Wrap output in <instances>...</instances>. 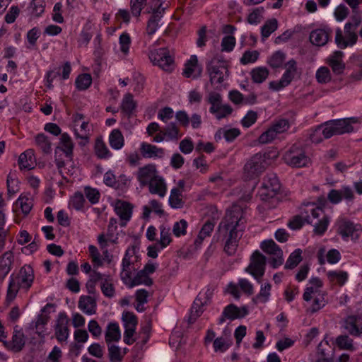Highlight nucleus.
<instances>
[{
	"mask_svg": "<svg viewBox=\"0 0 362 362\" xmlns=\"http://www.w3.org/2000/svg\"><path fill=\"white\" fill-rule=\"evenodd\" d=\"M85 199L81 192H76L69 202V205L77 211L83 208Z\"/></svg>",
	"mask_w": 362,
	"mask_h": 362,
	"instance_id": "63",
	"label": "nucleus"
},
{
	"mask_svg": "<svg viewBox=\"0 0 362 362\" xmlns=\"http://www.w3.org/2000/svg\"><path fill=\"white\" fill-rule=\"evenodd\" d=\"M148 58L154 66L171 72L175 69L174 59L167 48L154 49L149 52Z\"/></svg>",
	"mask_w": 362,
	"mask_h": 362,
	"instance_id": "6",
	"label": "nucleus"
},
{
	"mask_svg": "<svg viewBox=\"0 0 362 362\" xmlns=\"http://www.w3.org/2000/svg\"><path fill=\"white\" fill-rule=\"evenodd\" d=\"M261 249L272 256L269 263L274 269L283 264V251L273 240H264L261 243Z\"/></svg>",
	"mask_w": 362,
	"mask_h": 362,
	"instance_id": "12",
	"label": "nucleus"
},
{
	"mask_svg": "<svg viewBox=\"0 0 362 362\" xmlns=\"http://www.w3.org/2000/svg\"><path fill=\"white\" fill-rule=\"evenodd\" d=\"M344 52L335 51L327 59V64L332 68L335 74H341L345 69V64L343 61Z\"/></svg>",
	"mask_w": 362,
	"mask_h": 362,
	"instance_id": "24",
	"label": "nucleus"
},
{
	"mask_svg": "<svg viewBox=\"0 0 362 362\" xmlns=\"http://www.w3.org/2000/svg\"><path fill=\"white\" fill-rule=\"evenodd\" d=\"M101 291L106 297L112 298L115 296V288L111 282L110 276H105L104 281L101 282Z\"/></svg>",
	"mask_w": 362,
	"mask_h": 362,
	"instance_id": "59",
	"label": "nucleus"
},
{
	"mask_svg": "<svg viewBox=\"0 0 362 362\" xmlns=\"http://www.w3.org/2000/svg\"><path fill=\"white\" fill-rule=\"evenodd\" d=\"M272 285L269 283H265L261 285L260 291L252 300L255 304L267 303L271 296Z\"/></svg>",
	"mask_w": 362,
	"mask_h": 362,
	"instance_id": "36",
	"label": "nucleus"
},
{
	"mask_svg": "<svg viewBox=\"0 0 362 362\" xmlns=\"http://www.w3.org/2000/svg\"><path fill=\"white\" fill-rule=\"evenodd\" d=\"M49 320V316L47 315L40 314L37 317L34 328L36 333L40 337H45L47 334L45 326Z\"/></svg>",
	"mask_w": 362,
	"mask_h": 362,
	"instance_id": "42",
	"label": "nucleus"
},
{
	"mask_svg": "<svg viewBox=\"0 0 362 362\" xmlns=\"http://www.w3.org/2000/svg\"><path fill=\"white\" fill-rule=\"evenodd\" d=\"M151 286L153 280L142 270L139 271L136 274L129 280V282L126 285L129 288H133L139 285Z\"/></svg>",
	"mask_w": 362,
	"mask_h": 362,
	"instance_id": "31",
	"label": "nucleus"
},
{
	"mask_svg": "<svg viewBox=\"0 0 362 362\" xmlns=\"http://www.w3.org/2000/svg\"><path fill=\"white\" fill-rule=\"evenodd\" d=\"M165 132L166 140L177 141L182 134L176 123L170 122L163 130Z\"/></svg>",
	"mask_w": 362,
	"mask_h": 362,
	"instance_id": "44",
	"label": "nucleus"
},
{
	"mask_svg": "<svg viewBox=\"0 0 362 362\" xmlns=\"http://www.w3.org/2000/svg\"><path fill=\"white\" fill-rule=\"evenodd\" d=\"M169 204L174 209H180L183 206L181 199V192L178 188H173L169 197Z\"/></svg>",
	"mask_w": 362,
	"mask_h": 362,
	"instance_id": "52",
	"label": "nucleus"
},
{
	"mask_svg": "<svg viewBox=\"0 0 362 362\" xmlns=\"http://www.w3.org/2000/svg\"><path fill=\"white\" fill-rule=\"evenodd\" d=\"M245 219L243 209L238 205L231 206L226 211L224 218L218 226V229L225 231L226 240L224 245V251L228 255L235 253L238 242L243 235L245 229Z\"/></svg>",
	"mask_w": 362,
	"mask_h": 362,
	"instance_id": "1",
	"label": "nucleus"
},
{
	"mask_svg": "<svg viewBox=\"0 0 362 362\" xmlns=\"http://www.w3.org/2000/svg\"><path fill=\"white\" fill-rule=\"evenodd\" d=\"M356 122L354 118L331 120L325 122L322 127L321 132L324 139H329L334 135L349 133L354 130L352 123Z\"/></svg>",
	"mask_w": 362,
	"mask_h": 362,
	"instance_id": "4",
	"label": "nucleus"
},
{
	"mask_svg": "<svg viewBox=\"0 0 362 362\" xmlns=\"http://www.w3.org/2000/svg\"><path fill=\"white\" fill-rule=\"evenodd\" d=\"M337 232L345 241L351 239L352 241L358 240L362 226L359 223H356L346 218H341L337 221Z\"/></svg>",
	"mask_w": 362,
	"mask_h": 362,
	"instance_id": "8",
	"label": "nucleus"
},
{
	"mask_svg": "<svg viewBox=\"0 0 362 362\" xmlns=\"http://www.w3.org/2000/svg\"><path fill=\"white\" fill-rule=\"evenodd\" d=\"M297 71V64L294 59L289 60L286 64V71L279 81H271L269 84L270 89L279 91L288 86L295 77Z\"/></svg>",
	"mask_w": 362,
	"mask_h": 362,
	"instance_id": "10",
	"label": "nucleus"
},
{
	"mask_svg": "<svg viewBox=\"0 0 362 362\" xmlns=\"http://www.w3.org/2000/svg\"><path fill=\"white\" fill-rule=\"evenodd\" d=\"M78 308L85 314L91 315L95 313L96 302L91 296H82L78 301Z\"/></svg>",
	"mask_w": 362,
	"mask_h": 362,
	"instance_id": "27",
	"label": "nucleus"
},
{
	"mask_svg": "<svg viewBox=\"0 0 362 362\" xmlns=\"http://www.w3.org/2000/svg\"><path fill=\"white\" fill-rule=\"evenodd\" d=\"M214 228V222L211 220H208L201 228L197 238L194 241V244L196 245H199L202 244V241L206 238L209 237L211 232L213 231Z\"/></svg>",
	"mask_w": 362,
	"mask_h": 362,
	"instance_id": "39",
	"label": "nucleus"
},
{
	"mask_svg": "<svg viewBox=\"0 0 362 362\" xmlns=\"http://www.w3.org/2000/svg\"><path fill=\"white\" fill-rule=\"evenodd\" d=\"M327 276L331 281H336L341 286L345 284L349 278L345 271H329Z\"/></svg>",
	"mask_w": 362,
	"mask_h": 362,
	"instance_id": "45",
	"label": "nucleus"
},
{
	"mask_svg": "<svg viewBox=\"0 0 362 362\" xmlns=\"http://www.w3.org/2000/svg\"><path fill=\"white\" fill-rule=\"evenodd\" d=\"M16 204L20 206L22 212L24 214H28L33 208V199L28 195L21 194L16 201Z\"/></svg>",
	"mask_w": 362,
	"mask_h": 362,
	"instance_id": "50",
	"label": "nucleus"
},
{
	"mask_svg": "<svg viewBox=\"0 0 362 362\" xmlns=\"http://www.w3.org/2000/svg\"><path fill=\"white\" fill-rule=\"evenodd\" d=\"M278 28V21L275 18L267 21L262 27V38H267Z\"/></svg>",
	"mask_w": 362,
	"mask_h": 362,
	"instance_id": "53",
	"label": "nucleus"
},
{
	"mask_svg": "<svg viewBox=\"0 0 362 362\" xmlns=\"http://www.w3.org/2000/svg\"><path fill=\"white\" fill-rule=\"evenodd\" d=\"M202 68L198 64V59L196 55H192L189 60L185 64L182 74L187 78H197L202 74Z\"/></svg>",
	"mask_w": 362,
	"mask_h": 362,
	"instance_id": "23",
	"label": "nucleus"
},
{
	"mask_svg": "<svg viewBox=\"0 0 362 362\" xmlns=\"http://www.w3.org/2000/svg\"><path fill=\"white\" fill-rule=\"evenodd\" d=\"M59 144L60 146L58 148L65 153L68 159H70V160H72L74 144L71 138L67 133L61 134Z\"/></svg>",
	"mask_w": 362,
	"mask_h": 362,
	"instance_id": "30",
	"label": "nucleus"
},
{
	"mask_svg": "<svg viewBox=\"0 0 362 362\" xmlns=\"http://www.w3.org/2000/svg\"><path fill=\"white\" fill-rule=\"evenodd\" d=\"M269 74V70L264 66L256 67L250 72L252 80L255 83H263L268 78Z\"/></svg>",
	"mask_w": 362,
	"mask_h": 362,
	"instance_id": "40",
	"label": "nucleus"
},
{
	"mask_svg": "<svg viewBox=\"0 0 362 362\" xmlns=\"http://www.w3.org/2000/svg\"><path fill=\"white\" fill-rule=\"evenodd\" d=\"M310 213V215H306L305 221L307 223L312 224L314 226V233L316 235H322L327 230L329 220L324 214L321 207H312L306 213Z\"/></svg>",
	"mask_w": 362,
	"mask_h": 362,
	"instance_id": "7",
	"label": "nucleus"
},
{
	"mask_svg": "<svg viewBox=\"0 0 362 362\" xmlns=\"http://www.w3.org/2000/svg\"><path fill=\"white\" fill-rule=\"evenodd\" d=\"M95 155L100 159H107L111 157L112 153L102 139H98L95 144Z\"/></svg>",
	"mask_w": 362,
	"mask_h": 362,
	"instance_id": "46",
	"label": "nucleus"
},
{
	"mask_svg": "<svg viewBox=\"0 0 362 362\" xmlns=\"http://www.w3.org/2000/svg\"><path fill=\"white\" fill-rule=\"evenodd\" d=\"M322 286V281L317 278H311L305 289L303 295V300L306 302V312L313 314L327 304L325 293L320 288Z\"/></svg>",
	"mask_w": 362,
	"mask_h": 362,
	"instance_id": "2",
	"label": "nucleus"
},
{
	"mask_svg": "<svg viewBox=\"0 0 362 362\" xmlns=\"http://www.w3.org/2000/svg\"><path fill=\"white\" fill-rule=\"evenodd\" d=\"M25 346V337L24 334L21 330L15 329L13 336L12 341L9 344L7 348L10 349L14 352H18L23 349Z\"/></svg>",
	"mask_w": 362,
	"mask_h": 362,
	"instance_id": "32",
	"label": "nucleus"
},
{
	"mask_svg": "<svg viewBox=\"0 0 362 362\" xmlns=\"http://www.w3.org/2000/svg\"><path fill=\"white\" fill-rule=\"evenodd\" d=\"M284 163L292 168H303L308 165L310 158L305 150L298 144H293L283 155Z\"/></svg>",
	"mask_w": 362,
	"mask_h": 362,
	"instance_id": "5",
	"label": "nucleus"
},
{
	"mask_svg": "<svg viewBox=\"0 0 362 362\" xmlns=\"http://www.w3.org/2000/svg\"><path fill=\"white\" fill-rule=\"evenodd\" d=\"M267 167L264 156L257 153L245 165V173L248 179H253L261 174Z\"/></svg>",
	"mask_w": 362,
	"mask_h": 362,
	"instance_id": "11",
	"label": "nucleus"
},
{
	"mask_svg": "<svg viewBox=\"0 0 362 362\" xmlns=\"http://www.w3.org/2000/svg\"><path fill=\"white\" fill-rule=\"evenodd\" d=\"M69 319L65 313H59L54 325V334L60 343L66 342L69 336Z\"/></svg>",
	"mask_w": 362,
	"mask_h": 362,
	"instance_id": "17",
	"label": "nucleus"
},
{
	"mask_svg": "<svg viewBox=\"0 0 362 362\" xmlns=\"http://www.w3.org/2000/svg\"><path fill=\"white\" fill-rule=\"evenodd\" d=\"M45 3L44 0H33L30 1L28 11L33 17H39L45 11Z\"/></svg>",
	"mask_w": 362,
	"mask_h": 362,
	"instance_id": "38",
	"label": "nucleus"
},
{
	"mask_svg": "<svg viewBox=\"0 0 362 362\" xmlns=\"http://www.w3.org/2000/svg\"><path fill=\"white\" fill-rule=\"evenodd\" d=\"M290 124L286 119H280L275 121L271 126L272 130L276 135L286 132L289 129Z\"/></svg>",
	"mask_w": 362,
	"mask_h": 362,
	"instance_id": "61",
	"label": "nucleus"
},
{
	"mask_svg": "<svg viewBox=\"0 0 362 362\" xmlns=\"http://www.w3.org/2000/svg\"><path fill=\"white\" fill-rule=\"evenodd\" d=\"M356 30L344 25V33L340 28L336 30L335 43L340 49H345L355 45L358 40Z\"/></svg>",
	"mask_w": 362,
	"mask_h": 362,
	"instance_id": "14",
	"label": "nucleus"
},
{
	"mask_svg": "<svg viewBox=\"0 0 362 362\" xmlns=\"http://www.w3.org/2000/svg\"><path fill=\"white\" fill-rule=\"evenodd\" d=\"M108 355L111 362H121L124 357L121 349L113 344L108 346Z\"/></svg>",
	"mask_w": 362,
	"mask_h": 362,
	"instance_id": "60",
	"label": "nucleus"
},
{
	"mask_svg": "<svg viewBox=\"0 0 362 362\" xmlns=\"http://www.w3.org/2000/svg\"><path fill=\"white\" fill-rule=\"evenodd\" d=\"M285 58L286 55L284 52L276 51L271 56L267 62L272 68H279L282 66Z\"/></svg>",
	"mask_w": 362,
	"mask_h": 362,
	"instance_id": "58",
	"label": "nucleus"
},
{
	"mask_svg": "<svg viewBox=\"0 0 362 362\" xmlns=\"http://www.w3.org/2000/svg\"><path fill=\"white\" fill-rule=\"evenodd\" d=\"M204 303L202 300L201 293L196 298L191 308L189 322L193 323L203 313V305Z\"/></svg>",
	"mask_w": 362,
	"mask_h": 362,
	"instance_id": "35",
	"label": "nucleus"
},
{
	"mask_svg": "<svg viewBox=\"0 0 362 362\" xmlns=\"http://www.w3.org/2000/svg\"><path fill=\"white\" fill-rule=\"evenodd\" d=\"M13 260L11 251H7L0 257V281H3L11 270V265Z\"/></svg>",
	"mask_w": 362,
	"mask_h": 362,
	"instance_id": "29",
	"label": "nucleus"
},
{
	"mask_svg": "<svg viewBox=\"0 0 362 362\" xmlns=\"http://www.w3.org/2000/svg\"><path fill=\"white\" fill-rule=\"evenodd\" d=\"M136 104L131 93H126L121 103L122 111L128 116H130L136 108Z\"/></svg>",
	"mask_w": 362,
	"mask_h": 362,
	"instance_id": "37",
	"label": "nucleus"
},
{
	"mask_svg": "<svg viewBox=\"0 0 362 362\" xmlns=\"http://www.w3.org/2000/svg\"><path fill=\"white\" fill-rule=\"evenodd\" d=\"M266 269V257L259 251H255L250 257V262L245 272L251 274L254 279L260 282Z\"/></svg>",
	"mask_w": 362,
	"mask_h": 362,
	"instance_id": "9",
	"label": "nucleus"
},
{
	"mask_svg": "<svg viewBox=\"0 0 362 362\" xmlns=\"http://www.w3.org/2000/svg\"><path fill=\"white\" fill-rule=\"evenodd\" d=\"M332 34V30L328 26H323L313 30L310 33V41L315 46H324L329 40Z\"/></svg>",
	"mask_w": 362,
	"mask_h": 362,
	"instance_id": "18",
	"label": "nucleus"
},
{
	"mask_svg": "<svg viewBox=\"0 0 362 362\" xmlns=\"http://www.w3.org/2000/svg\"><path fill=\"white\" fill-rule=\"evenodd\" d=\"M336 344L340 349L354 351V341L348 335L341 334L337 337Z\"/></svg>",
	"mask_w": 362,
	"mask_h": 362,
	"instance_id": "48",
	"label": "nucleus"
},
{
	"mask_svg": "<svg viewBox=\"0 0 362 362\" xmlns=\"http://www.w3.org/2000/svg\"><path fill=\"white\" fill-rule=\"evenodd\" d=\"M315 77L317 81L320 83H327L332 79L330 71L326 66L319 68L316 71Z\"/></svg>",
	"mask_w": 362,
	"mask_h": 362,
	"instance_id": "55",
	"label": "nucleus"
},
{
	"mask_svg": "<svg viewBox=\"0 0 362 362\" xmlns=\"http://www.w3.org/2000/svg\"><path fill=\"white\" fill-rule=\"evenodd\" d=\"M139 150L141 155L144 158H163L165 156V149L147 142H142L140 144Z\"/></svg>",
	"mask_w": 362,
	"mask_h": 362,
	"instance_id": "21",
	"label": "nucleus"
},
{
	"mask_svg": "<svg viewBox=\"0 0 362 362\" xmlns=\"http://www.w3.org/2000/svg\"><path fill=\"white\" fill-rule=\"evenodd\" d=\"M248 314L247 308L245 306L238 308L234 304H230L224 308L218 323L223 324L226 319L233 320L237 318H242Z\"/></svg>",
	"mask_w": 362,
	"mask_h": 362,
	"instance_id": "19",
	"label": "nucleus"
},
{
	"mask_svg": "<svg viewBox=\"0 0 362 362\" xmlns=\"http://www.w3.org/2000/svg\"><path fill=\"white\" fill-rule=\"evenodd\" d=\"M134 254L135 250L134 247L127 248L122 261V269L119 276L122 281L125 285L129 282L132 277V272L135 269L134 262L131 259Z\"/></svg>",
	"mask_w": 362,
	"mask_h": 362,
	"instance_id": "16",
	"label": "nucleus"
},
{
	"mask_svg": "<svg viewBox=\"0 0 362 362\" xmlns=\"http://www.w3.org/2000/svg\"><path fill=\"white\" fill-rule=\"evenodd\" d=\"M358 316L357 315H349L346 317L344 321L342 327L351 336L359 337V327L358 325Z\"/></svg>",
	"mask_w": 362,
	"mask_h": 362,
	"instance_id": "28",
	"label": "nucleus"
},
{
	"mask_svg": "<svg viewBox=\"0 0 362 362\" xmlns=\"http://www.w3.org/2000/svg\"><path fill=\"white\" fill-rule=\"evenodd\" d=\"M105 337L107 344L118 341L121 338L119 325L117 322H110L107 326Z\"/></svg>",
	"mask_w": 362,
	"mask_h": 362,
	"instance_id": "33",
	"label": "nucleus"
},
{
	"mask_svg": "<svg viewBox=\"0 0 362 362\" xmlns=\"http://www.w3.org/2000/svg\"><path fill=\"white\" fill-rule=\"evenodd\" d=\"M170 228L165 226H160V240L158 243L160 249L167 247L171 242Z\"/></svg>",
	"mask_w": 362,
	"mask_h": 362,
	"instance_id": "49",
	"label": "nucleus"
},
{
	"mask_svg": "<svg viewBox=\"0 0 362 362\" xmlns=\"http://www.w3.org/2000/svg\"><path fill=\"white\" fill-rule=\"evenodd\" d=\"M92 83L91 76L88 74L79 75L76 79V86L80 90L87 89Z\"/></svg>",
	"mask_w": 362,
	"mask_h": 362,
	"instance_id": "56",
	"label": "nucleus"
},
{
	"mask_svg": "<svg viewBox=\"0 0 362 362\" xmlns=\"http://www.w3.org/2000/svg\"><path fill=\"white\" fill-rule=\"evenodd\" d=\"M302 250L300 249L295 250L288 257L285 268L291 269L296 267L302 261Z\"/></svg>",
	"mask_w": 362,
	"mask_h": 362,
	"instance_id": "51",
	"label": "nucleus"
},
{
	"mask_svg": "<svg viewBox=\"0 0 362 362\" xmlns=\"http://www.w3.org/2000/svg\"><path fill=\"white\" fill-rule=\"evenodd\" d=\"M280 182L275 174H268L264 179L259 194L262 200L273 197L280 189Z\"/></svg>",
	"mask_w": 362,
	"mask_h": 362,
	"instance_id": "13",
	"label": "nucleus"
},
{
	"mask_svg": "<svg viewBox=\"0 0 362 362\" xmlns=\"http://www.w3.org/2000/svg\"><path fill=\"white\" fill-rule=\"evenodd\" d=\"M35 143L44 153L48 154L51 152V141L44 134H39L35 136Z\"/></svg>",
	"mask_w": 362,
	"mask_h": 362,
	"instance_id": "47",
	"label": "nucleus"
},
{
	"mask_svg": "<svg viewBox=\"0 0 362 362\" xmlns=\"http://www.w3.org/2000/svg\"><path fill=\"white\" fill-rule=\"evenodd\" d=\"M34 280L33 269L30 266L25 265L21 268L18 274L11 276L6 300L11 302L16 296L20 288L28 290L33 284Z\"/></svg>",
	"mask_w": 362,
	"mask_h": 362,
	"instance_id": "3",
	"label": "nucleus"
},
{
	"mask_svg": "<svg viewBox=\"0 0 362 362\" xmlns=\"http://www.w3.org/2000/svg\"><path fill=\"white\" fill-rule=\"evenodd\" d=\"M236 44V40L233 35H226L221 40V51L231 52Z\"/></svg>",
	"mask_w": 362,
	"mask_h": 362,
	"instance_id": "64",
	"label": "nucleus"
},
{
	"mask_svg": "<svg viewBox=\"0 0 362 362\" xmlns=\"http://www.w3.org/2000/svg\"><path fill=\"white\" fill-rule=\"evenodd\" d=\"M115 211L122 221H124L122 226L126 225V222L129 221L132 214V205L129 202L117 200L115 203Z\"/></svg>",
	"mask_w": 362,
	"mask_h": 362,
	"instance_id": "22",
	"label": "nucleus"
},
{
	"mask_svg": "<svg viewBox=\"0 0 362 362\" xmlns=\"http://www.w3.org/2000/svg\"><path fill=\"white\" fill-rule=\"evenodd\" d=\"M36 159L33 149H28L22 153L18 158V165L21 170H30L35 168Z\"/></svg>",
	"mask_w": 362,
	"mask_h": 362,
	"instance_id": "25",
	"label": "nucleus"
},
{
	"mask_svg": "<svg viewBox=\"0 0 362 362\" xmlns=\"http://www.w3.org/2000/svg\"><path fill=\"white\" fill-rule=\"evenodd\" d=\"M6 185L9 198L13 197L18 191V181L12 173H9L7 176Z\"/></svg>",
	"mask_w": 362,
	"mask_h": 362,
	"instance_id": "54",
	"label": "nucleus"
},
{
	"mask_svg": "<svg viewBox=\"0 0 362 362\" xmlns=\"http://www.w3.org/2000/svg\"><path fill=\"white\" fill-rule=\"evenodd\" d=\"M221 134L228 142H232L240 134V132L238 129L233 128L229 129H220L215 134V139L218 141L221 139Z\"/></svg>",
	"mask_w": 362,
	"mask_h": 362,
	"instance_id": "41",
	"label": "nucleus"
},
{
	"mask_svg": "<svg viewBox=\"0 0 362 362\" xmlns=\"http://www.w3.org/2000/svg\"><path fill=\"white\" fill-rule=\"evenodd\" d=\"M148 185L149 192L153 194H157L160 197H164L167 192V186L164 179L158 175L152 180Z\"/></svg>",
	"mask_w": 362,
	"mask_h": 362,
	"instance_id": "26",
	"label": "nucleus"
},
{
	"mask_svg": "<svg viewBox=\"0 0 362 362\" xmlns=\"http://www.w3.org/2000/svg\"><path fill=\"white\" fill-rule=\"evenodd\" d=\"M85 194L91 204H95L99 202L100 194L95 188L86 187L84 189Z\"/></svg>",
	"mask_w": 362,
	"mask_h": 362,
	"instance_id": "62",
	"label": "nucleus"
},
{
	"mask_svg": "<svg viewBox=\"0 0 362 362\" xmlns=\"http://www.w3.org/2000/svg\"><path fill=\"white\" fill-rule=\"evenodd\" d=\"M207 70L210 76L211 83L220 84L224 79L228 71L225 62L213 59L207 65Z\"/></svg>",
	"mask_w": 362,
	"mask_h": 362,
	"instance_id": "15",
	"label": "nucleus"
},
{
	"mask_svg": "<svg viewBox=\"0 0 362 362\" xmlns=\"http://www.w3.org/2000/svg\"><path fill=\"white\" fill-rule=\"evenodd\" d=\"M109 144L112 148L115 150H119L124 146V139L119 129H115L110 132Z\"/></svg>",
	"mask_w": 362,
	"mask_h": 362,
	"instance_id": "34",
	"label": "nucleus"
},
{
	"mask_svg": "<svg viewBox=\"0 0 362 362\" xmlns=\"http://www.w3.org/2000/svg\"><path fill=\"white\" fill-rule=\"evenodd\" d=\"M90 129L88 127V122L82 121L79 125V129L75 128L74 134L77 139H81L83 142H80L81 145H85L89 138Z\"/></svg>",
	"mask_w": 362,
	"mask_h": 362,
	"instance_id": "43",
	"label": "nucleus"
},
{
	"mask_svg": "<svg viewBox=\"0 0 362 362\" xmlns=\"http://www.w3.org/2000/svg\"><path fill=\"white\" fill-rule=\"evenodd\" d=\"M162 15L154 13L152 14L149 20L148 21L146 26V33L148 35H153L157 30L159 25L158 22L160 20Z\"/></svg>",
	"mask_w": 362,
	"mask_h": 362,
	"instance_id": "57",
	"label": "nucleus"
},
{
	"mask_svg": "<svg viewBox=\"0 0 362 362\" xmlns=\"http://www.w3.org/2000/svg\"><path fill=\"white\" fill-rule=\"evenodd\" d=\"M157 175L158 171L154 164H147L139 168L136 173V178L142 186L147 185Z\"/></svg>",
	"mask_w": 362,
	"mask_h": 362,
	"instance_id": "20",
	"label": "nucleus"
}]
</instances>
